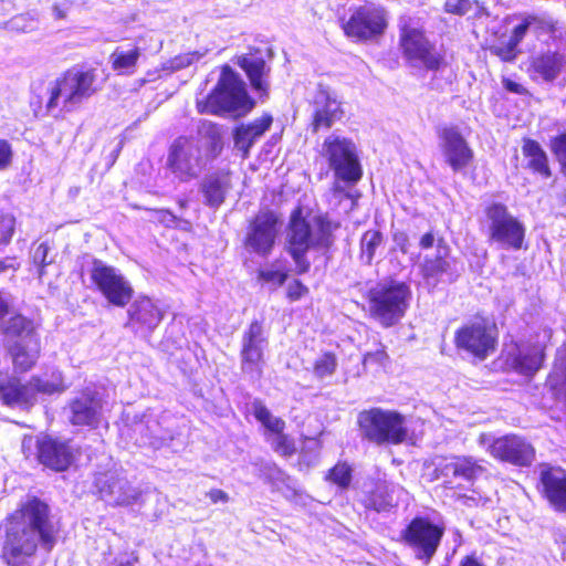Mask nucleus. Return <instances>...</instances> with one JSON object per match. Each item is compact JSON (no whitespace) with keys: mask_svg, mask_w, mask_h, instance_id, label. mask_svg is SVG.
Returning a JSON list of instances; mask_svg holds the SVG:
<instances>
[{"mask_svg":"<svg viewBox=\"0 0 566 566\" xmlns=\"http://www.w3.org/2000/svg\"><path fill=\"white\" fill-rule=\"evenodd\" d=\"M55 533L49 505L36 497L28 500L8 518L3 546L8 564L33 566L38 545L52 547Z\"/></svg>","mask_w":566,"mask_h":566,"instance_id":"1","label":"nucleus"},{"mask_svg":"<svg viewBox=\"0 0 566 566\" xmlns=\"http://www.w3.org/2000/svg\"><path fill=\"white\" fill-rule=\"evenodd\" d=\"M219 127L209 120L198 125L196 137H179L170 147L168 165L182 181L196 178L222 150Z\"/></svg>","mask_w":566,"mask_h":566,"instance_id":"2","label":"nucleus"},{"mask_svg":"<svg viewBox=\"0 0 566 566\" xmlns=\"http://www.w3.org/2000/svg\"><path fill=\"white\" fill-rule=\"evenodd\" d=\"M332 222L322 216L304 219L294 212L287 230V251L293 258L297 273L310 270L311 263L305 258L307 251L326 252L333 244Z\"/></svg>","mask_w":566,"mask_h":566,"instance_id":"3","label":"nucleus"},{"mask_svg":"<svg viewBox=\"0 0 566 566\" xmlns=\"http://www.w3.org/2000/svg\"><path fill=\"white\" fill-rule=\"evenodd\" d=\"M253 105L247 93L245 83L228 65L222 67L214 90L205 99L197 101L199 113L214 115L232 113L241 116L250 112Z\"/></svg>","mask_w":566,"mask_h":566,"instance_id":"4","label":"nucleus"},{"mask_svg":"<svg viewBox=\"0 0 566 566\" xmlns=\"http://www.w3.org/2000/svg\"><path fill=\"white\" fill-rule=\"evenodd\" d=\"M411 295L410 286L405 282H380L368 293L369 314L385 328L395 326L405 316Z\"/></svg>","mask_w":566,"mask_h":566,"instance_id":"5","label":"nucleus"},{"mask_svg":"<svg viewBox=\"0 0 566 566\" xmlns=\"http://www.w3.org/2000/svg\"><path fill=\"white\" fill-rule=\"evenodd\" d=\"M96 76L94 71L70 70L57 78L50 91L46 107L52 111L61 107L62 111L72 112L95 92Z\"/></svg>","mask_w":566,"mask_h":566,"instance_id":"6","label":"nucleus"},{"mask_svg":"<svg viewBox=\"0 0 566 566\" xmlns=\"http://www.w3.org/2000/svg\"><path fill=\"white\" fill-rule=\"evenodd\" d=\"M357 422L363 438L377 444H398L405 441V418L395 411L373 408L358 415Z\"/></svg>","mask_w":566,"mask_h":566,"instance_id":"7","label":"nucleus"},{"mask_svg":"<svg viewBox=\"0 0 566 566\" xmlns=\"http://www.w3.org/2000/svg\"><path fill=\"white\" fill-rule=\"evenodd\" d=\"M321 154L328 161L336 178L350 185L360 180L363 170L357 147L352 139L332 134L325 138Z\"/></svg>","mask_w":566,"mask_h":566,"instance_id":"8","label":"nucleus"},{"mask_svg":"<svg viewBox=\"0 0 566 566\" xmlns=\"http://www.w3.org/2000/svg\"><path fill=\"white\" fill-rule=\"evenodd\" d=\"M489 240L503 249L520 250L525 239V227L511 214L506 206L491 203L485 209Z\"/></svg>","mask_w":566,"mask_h":566,"instance_id":"9","label":"nucleus"},{"mask_svg":"<svg viewBox=\"0 0 566 566\" xmlns=\"http://www.w3.org/2000/svg\"><path fill=\"white\" fill-rule=\"evenodd\" d=\"M90 277L101 294L114 306L124 307L133 297L134 290L119 269L94 259Z\"/></svg>","mask_w":566,"mask_h":566,"instance_id":"10","label":"nucleus"},{"mask_svg":"<svg viewBox=\"0 0 566 566\" xmlns=\"http://www.w3.org/2000/svg\"><path fill=\"white\" fill-rule=\"evenodd\" d=\"M388 25L387 12L374 3H366L354 10L343 30L348 38L359 41L373 40L381 35Z\"/></svg>","mask_w":566,"mask_h":566,"instance_id":"11","label":"nucleus"},{"mask_svg":"<svg viewBox=\"0 0 566 566\" xmlns=\"http://www.w3.org/2000/svg\"><path fill=\"white\" fill-rule=\"evenodd\" d=\"M279 219L272 211H260L249 223L244 237L248 252L266 258L271 254L279 235Z\"/></svg>","mask_w":566,"mask_h":566,"instance_id":"12","label":"nucleus"},{"mask_svg":"<svg viewBox=\"0 0 566 566\" xmlns=\"http://www.w3.org/2000/svg\"><path fill=\"white\" fill-rule=\"evenodd\" d=\"M443 533V527L431 523L427 518L416 517L403 532V537L416 558L428 564L434 556Z\"/></svg>","mask_w":566,"mask_h":566,"instance_id":"13","label":"nucleus"},{"mask_svg":"<svg viewBox=\"0 0 566 566\" xmlns=\"http://www.w3.org/2000/svg\"><path fill=\"white\" fill-rule=\"evenodd\" d=\"M437 136L443 160L454 172L462 171L470 166L474 158V151L459 126H441L437 130Z\"/></svg>","mask_w":566,"mask_h":566,"instance_id":"14","label":"nucleus"},{"mask_svg":"<svg viewBox=\"0 0 566 566\" xmlns=\"http://www.w3.org/2000/svg\"><path fill=\"white\" fill-rule=\"evenodd\" d=\"M106 405L101 390L87 387L70 401V422L73 426L96 428L103 420Z\"/></svg>","mask_w":566,"mask_h":566,"instance_id":"15","label":"nucleus"},{"mask_svg":"<svg viewBox=\"0 0 566 566\" xmlns=\"http://www.w3.org/2000/svg\"><path fill=\"white\" fill-rule=\"evenodd\" d=\"M400 42L405 56L413 66L434 71L443 64V56L420 30H403Z\"/></svg>","mask_w":566,"mask_h":566,"instance_id":"16","label":"nucleus"},{"mask_svg":"<svg viewBox=\"0 0 566 566\" xmlns=\"http://www.w3.org/2000/svg\"><path fill=\"white\" fill-rule=\"evenodd\" d=\"M455 346L472 354L479 359H485L495 349V335L486 323L478 321L463 325L455 333Z\"/></svg>","mask_w":566,"mask_h":566,"instance_id":"17","label":"nucleus"},{"mask_svg":"<svg viewBox=\"0 0 566 566\" xmlns=\"http://www.w3.org/2000/svg\"><path fill=\"white\" fill-rule=\"evenodd\" d=\"M103 501L114 506H128L138 501L142 492L114 472L98 473L94 481Z\"/></svg>","mask_w":566,"mask_h":566,"instance_id":"18","label":"nucleus"},{"mask_svg":"<svg viewBox=\"0 0 566 566\" xmlns=\"http://www.w3.org/2000/svg\"><path fill=\"white\" fill-rule=\"evenodd\" d=\"M489 452L495 459L518 467H528L535 458V449L524 438L505 436L495 439L489 447Z\"/></svg>","mask_w":566,"mask_h":566,"instance_id":"19","label":"nucleus"},{"mask_svg":"<svg viewBox=\"0 0 566 566\" xmlns=\"http://www.w3.org/2000/svg\"><path fill=\"white\" fill-rule=\"evenodd\" d=\"M268 345L263 325L253 321L242 335L241 364L244 373H253L258 369L263 358V352Z\"/></svg>","mask_w":566,"mask_h":566,"instance_id":"20","label":"nucleus"},{"mask_svg":"<svg viewBox=\"0 0 566 566\" xmlns=\"http://www.w3.org/2000/svg\"><path fill=\"white\" fill-rule=\"evenodd\" d=\"M314 114L312 127L314 132L321 128L328 129L336 122L340 120L344 111L336 94L328 87H319L314 96L313 102Z\"/></svg>","mask_w":566,"mask_h":566,"instance_id":"21","label":"nucleus"},{"mask_svg":"<svg viewBox=\"0 0 566 566\" xmlns=\"http://www.w3.org/2000/svg\"><path fill=\"white\" fill-rule=\"evenodd\" d=\"M440 476L472 482L484 472L483 465L473 457H452L437 467Z\"/></svg>","mask_w":566,"mask_h":566,"instance_id":"22","label":"nucleus"},{"mask_svg":"<svg viewBox=\"0 0 566 566\" xmlns=\"http://www.w3.org/2000/svg\"><path fill=\"white\" fill-rule=\"evenodd\" d=\"M39 460L45 467L63 471L73 461V452L66 442L45 438L39 443Z\"/></svg>","mask_w":566,"mask_h":566,"instance_id":"23","label":"nucleus"},{"mask_svg":"<svg viewBox=\"0 0 566 566\" xmlns=\"http://www.w3.org/2000/svg\"><path fill=\"white\" fill-rule=\"evenodd\" d=\"M541 482L545 497L559 511L566 510V472L558 468H544Z\"/></svg>","mask_w":566,"mask_h":566,"instance_id":"24","label":"nucleus"},{"mask_svg":"<svg viewBox=\"0 0 566 566\" xmlns=\"http://www.w3.org/2000/svg\"><path fill=\"white\" fill-rule=\"evenodd\" d=\"M273 118L264 114L250 124L241 125L234 130V146L247 158L253 144L271 127Z\"/></svg>","mask_w":566,"mask_h":566,"instance_id":"25","label":"nucleus"},{"mask_svg":"<svg viewBox=\"0 0 566 566\" xmlns=\"http://www.w3.org/2000/svg\"><path fill=\"white\" fill-rule=\"evenodd\" d=\"M230 188L231 177L228 171H217L207 175L200 187L206 205L213 208L223 203Z\"/></svg>","mask_w":566,"mask_h":566,"instance_id":"26","label":"nucleus"},{"mask_svg":"<svg viewBox=\"0 0 566 566\" xmlns=\"http://www.w3.org/2000/svg\"><path fill=\"white\" fill-rule=\"evenodd\" d=\"M163 312L148 297H138L128 308L129 324L155 329L163 319Z\"/></svg>","mask_w":566,"mask_h":566,"instance_id":"27","label":"nucleus"},{"mask_svg":"<svg viewBox=\"0 0 566 566\" xmlns=\"http://www.w3.org/2000/svg\"><path fill=\"white\" fill-rule=\"evenodd\" d=\"M238 63L245 71L252 87L258 92L266 93L269 69L264 59L255 54H247L240 56Z\"/></svg>","mask_w":566,"mask_h":566,"instance_id":"28","label":"nucleus"},{"mask_svg":"<svg viewBox=\"0 0 566 566\" xmlns=\"http://www.w3.org/2000/svg\"><path fill=\"white\" fill-rule=\"evenodd\" d=\"M0 399L10 407L28 408L33 406L32 388L28 382L22 385L17 379H9L0 384Z\"/></svg>","mask_w":566,"mask_h":566,"instance_id":"29","label":"nucleus"},{"mask_svg":"<svg viewBox=\"0 0 566 566\" xmlns=\"http://www.w3.org/2000/svg\"><path fill=\"white\" fill-rule=\"evenodd\" d=\"M544 360V347L536 345H521L517 347V354L514 357L515 368L523 375L536 373Z\"/></svg>","mask_w":566,"mask_h":566,"instance_id":"30","label":"nucleus"},{"mask_svg":"<svg viewBox=\"0 0 566 566\" xmlns=\"http://www.w3.org/2000/svg\"><path fill=\"white\" fill-rule=\"evenodd\" d=\"M565 64L564 54L552 51L543 52L532 61L534 71L548 82L554 81L560 74Z\"/></svg>","mask_w":566,"mask_h":566,"instance_id":"31","label":"nucleus"},{"mask_svg":"<svg viewBox=\"0 0 566 566\" xmlns=\"http://www.w3.org/2000/svg\"><path fill=\"white\" fill-rule=\"evenodd\" d=\"M28 386L32 388V402L33 405L38 400V395H53L56 392H63L66 386L63 382L62 373L59 370H52L50 374L45 373L42 376H32L28 381Z\"/></svg>","mask_w":566,"mask_h":566,"instance_id":"32","label":"nucleus"},{"mask_svg":"<svg viewBox=\"0 0 566 566\" xmlns=\"http://www.w3.org/2000/svg\"><path fill=\"white\" fill-rule=\"evenodd\" d=\"M522 153L527 159V167L544 178L551 177L552 172L548 166V158L541 145L532 139H525Z\"/></svg>","mask_w":566,"mask_h":566,"instance_id":"33","label":"nucleus"},{"mask_svg":"<svg viewBox=\"0 0 566 566\" xmlns=\"http://www.w3.org/2000/svg\"><path fill=\"white\" fill-rule=\"evenodd\" d=\"M38 354V338H30L29 342H17L11 348L13 364L20 371L30 369L34 365Z\"/></svg>","mask_w":566,"mask_h":566,"instance_id":"34","label":"nucleus"},{"mask_svg":"<svg viewBox=\"0 0 566 566\" xmlns=\"http://www.w3.org/2000/svg\"><path fill=\"white\" fill-rule=\"evenodd\" d=\"M360 501L368 510H375L377 512L387 511L392 506L389 485L387 482L377 483L373 490L364 493Z\"/></svg>","mask_w":566,"mask_h":566,"instance_id":"35","label":"nucleus"},{"mask_svg":"<svg viewBox=\"0 0 566 566\" xmlns=\"http://www.w3.org/2000/svg\"><path fill=\"white\" fill-rule=\"evenodd\" d=\"M549 386L566 398V346L557 349L555 364L548 376Z\"/></svg>","mask_w":566,"mask_h":566,"instance_id":"36","label":"nucleus"},{"mask_svg":"<svg viewBox=\"0 0 566 566\" xmlns=\"http://www.w3.org/2000/svg\"><path fill=\"white\" fill-rule=\"evenodd\" d=\"M140 54L138 48H134L129 51L116 50L109 57L113 70L119 74H133Z\"/></svg>","mask_w":566,"mask_h":566,"instance_id":"37","label":"nucleus"},{"mask_svg":"<svg viewBox=\"0 0 566 566\" xmlns=\"http://www.w3.org/2000/svg\"><path fill=\"white\" fill-rule=\"evenodd\" d=\"M252 411L256 420L265 428V437L272 433H280V430L285 429V421L273 416L261 401H254L252 403Z\"/></svg>","mask_w":566,"mask_h":566,"instance_id":"38","label":"nucleus"},{"mask_svg":"<svg viewBox=\"0 0 566 566\" xmlns=\"http://www.w3.org/2000/svg\"><path fill=\"white\" fill-rule=\"evenodd\" d=\"M384 243V234L378 230L366 231L360 239V259L370 264L376 255V251Z\"/></svg>","mask_w":566,"mask_h":566,"instance_id":"39","label":"nucleus"},{"mask_svg":"<svg viewBox=\"0 0 566 566\" xmlns=\"http://www.w3.org/2000/svg\"><path fill=\"white\" fill-rule=\"evenodd\" d=\"M8 336L18 337V342H29L30 338H36L32 322L21 315H15L10 318L6 327Z\"/></svg>","mask_w":566,"mask_h":566,"instance_id":"40","label":"nucleus"},{"mask_svg":"<svg viewBox=\"0 0 566 566\" xmlns=\"http://www.w3.org/2000/svg\"><path fill=\"white\" fill-rule=\"evenodd\" d=\"M537 35L549 34L553 39H563L566 34L565 28L549 17H536L533 24Z\"/></svg>","mask_w":566,"mask_h":566,"instance_id":"41","label":"nucleus"},{"mask_svg":"<svg viewBox=\"0 0 566 566\" xmlns=\"http://www.w3.org/2000/svg\"><path fill=\"white\" fill-rule=\"evenodd\" d=\"M271 448L283 457H290L295 453L296 448L294 440L284 433V430H280V433H272L265 437Z\"/></svg>","mask_w":566,"mask_h":566,"instance_id":"42","label":"nucleus"},{"mask_svg":"<svg viewBox=\"0 0 566 566\" xmlns=\"http://www.w3.org/2000/svg\"><path fill=\"white\" fill-rule=\"evenodd\" d=\"M443 243L442 240H439L438 242V249H439V255H437L434 259H426L422 265V271L426 276H439L449 270V262L444 259V256L441 254V244Z\"/></svg>","mask_w":566,"mask_h":566,"instance_id":"43","label":"nucleus"},{"mask_svg":"<svg viewBox=\"0 0 566 566\" xmlns=\"http://www.w3.org/2000/svg\"><path fill=\"white\" fill-rule=\"evenodd\" d=\"M326 479L340 489H347L352 481V469L346 463H337L328 471Z\"/></svg>","mask_w":566,"mask_h":566,"instance_id":"44","label":"nucleus"},{"mask_svg":"<svg viewBox=\"0 0 566 566\" xmlns=\"http://www.w3.org/2000/svg\"><path fill=\"white\" fill-rule=\"evenodd\" d=\"M287 274L275 268L273 264L271 268L261 269L258 273V279L264 283L271 284L274 287L281 286L286 281Z\"/></svg>","mask_w":566,"mask_h":566,"instance_id":"45","label":"nucleus"},{"mask_svg":"<svg viewBox=\"0 0 566 566\" xmlns=\"http://www.w3.org/2000/svg\"><path fill=\"white\" fill-rule=\"evenodd\" d=\"M336 358L333 354L322 355L314 364V374L318 378L331 376L336 368Z\"/></svg>","mask_w":566,"mask_h":566,"instance_id":"46","label":"nucleus"},{"mask_svg":"<svg viewBox=\"0 0 566 566\" xmlns=\"http://www.w3.org/2000/svg\"><path fill=\"white\" fill-rule=\"evenodd\" d=\"M551 149L560 165V171L566 176V134L554 137L551 142Z\"/></svg>","mask_w":566,"mask_h":566,"instance_id":"47","label":"nucleus"},{"mask_svg":"<svg viewBox=\"0 0 566 566\" xmlns=\"http://www.w3.org/2000/svg\"><path fill=\"white\" fill-rule=\"evenodd\" d=\"M50 247L48 243H40L32 252V260L39 266V277L44 275V268L53 262V258L49 259Z\"/></svg>","mask_w":566,"mask_h":566,"instance_id":"48","label":"nucleus"},{"mask_svg":"<svg viewBox=\"0 0 566 566\" xmlns=\"http://www.w3.org/2000/svg\"><path fill=\"white\" fill-rule=\"evenodd\" d=\"M15 219L11 214H0V244H8L14 231Z\"/></svg>","mask_w":566,"mask_h":566,"instance_id":"49","label":"nucleus"},{"mask_svg":"<svg viewBox=\"0 0 566 566\" xmlns=\"http://www.w3.org/2000/svg\"><path fill=\"white\" fill-rule=\"evenodd\" d=\"M535 15H527L523 19V22L513 29L510 41L512 45H518L524 39L530 28H533Z\"/></svg>","mask_w":566,"mask_h":566,"instance_id":"50","label":"nucleus"},{"mask_svg":"<svg viewBox=\"0 0 566 566\" xmlns=\"http://www.w3.org/2000/svg\"><path fill=\"white\" fill-rule=\"evenodd\" d=\"M444 8L449 13L463 15L471 10L472 3L470 0H447Z\"/></svg>","mask_w":566,"mask_h":566,"instance_id":"51","label":"nucleus"},{"mask_svg":"<svg viewBox=\"0 0 566 566\" xmlns=\"http://www.w3.org/2000/svg\"><path fill=\"white\" fill-rule=\"evenodd\" d=\"M516 48L517 45H512V42L509 40L505 44L492 46L491 51L503 61H513L516 56Z\"/></svg>","mask_w":566,"mask_h":566,"instance_id":"52","label":"nucleus"},{"mask_svg":"<svg viewBox=\"0 0 566 566\" xmlns=\"http://www.w3.org/2000/svg\"><path fill=\"white\" fill-rule=\"evenodd\" d=\"M13 158L11 144L6 139H0V170L7 169Z\"/></svg>","mask_w":566,"mask_h":566,"instance_id":"53","label":"nucleus"},{"mask_svg":"<svg viewBox=\"0 0 566 566\" xmlns=\"http://www.w3.org/2000/svg\"><path fill=\"white\" fill-rule=\"evenodd\" d=\"M200 55L197 52L187 53L185 55L176 56L171 61V67L179 70L189 66L193 62L198 61Z\"/></svg>","mask_w":566,"mask_h":566,"instance_id":"54","label":"nucleus"},{"mask_svg":"<svg viewBox=\"0 0 566 566\" xmlns=\"http://www.w3.org/2000/svg\"><path fill=\"white\" fill-rule=\"evenodd\" d=\"M157 421H151V423L147 424V430H149V434L145 439H143L142 443L149 444L154 448H158L161 444V437H157Z\"/></svg>","mask_w":566,"mask_h":566,"instance_id":"55","label":"nucleus"},{"mask_svg":"<svg viewBox=\"0 0 566 566\" xmlns=\"http://www.w3.org/2000/svg\"><path fill=\"white\" fill-rule=\"evenodd\" d=\"M306 292L307 289L300 281H294L287 289V295L292 301L298 300Z\"/></svg>","mask_w":566,"mask_h":566,"instance_id":"56","label":"nucleus"},{"mask_svg":"<svg viewBox=\"0 0 566 566\" xmlns=\"http://www.w3.org/2000/svg\"><path fill=\"white\" fill-rule=\"evenodd\" d=\"M207 495L213 503H227L229 501V495L224 491L219 489L210 490Z\"/></svg>","mask_w":566,"mask_h":566,"instance_id":"57","label":"nucleus"},{"mask_svg":"<svg viewBox=\"0 0 566 566\" xmlns=\"http://www.w3.org/2000/svg\"><path fill=\"white\" fill-rule=\"evenodd\" d=\"M503 85L507 91H510L512 93L522 94L524 92V87L521 84H518L510 78H504Z\"/></svg>","mask_w":566,"mask_h":566,"instance_id":"58","label":"nucleus"},{"mask_svg":"<svg viewBox=\"0 0 566 566\" xmlns=\"http://www.w3.org/2000/svg\"><path fill=\"white\" fill-rule=\"evenodd\" d=\"M434 244V235L431 232L423 234L420 239V247L422 249L432 248Z\"/></svg>","mask_w":566,"mask_h":566,"instance_id":"59","label":"nucleus"},{"mask_svg":"<svg viewBox=\"0 0 566 566\" xmlns=\"http://www.w3.org/2000/svg\"><path fill=\"white\" fill-rule=\"evenodd\" d=\"M9 269H12L14 271L18 269V266L14 265V259L6 258L3 260H0V274L6 272Z\"/></svg>","mask_w":566,"mask_h":566,"instance_id":"60","label":"nucleus"},{"mask_svg":"<svg viewBox=\"0 0 566 566\" xmlns=\"http://www.w3.org/2000/svg\"><path fill=\"white\" fill-rule=\"evenodd\" d=\"M67 9L69 8L63 7L61 4H54L53 8H52L54 18L57 19V20L65 19L66 15H67Z\"/></svg>","mask_w":566,"mask_h":566,"instance_id":"61","label":"nucleus"},{"mask_svg":"<svg viewBox=\"0 0 566 566\" xmlns=\"http://www.w3.org/2000/svg\"><path fill=\"white\" fill-rule=\"evenodd\" d=\"M460 566H484L474 555L462 558Z\"/></svg>","mask_w":566,"mask_h":566,"instance_id":"62","label":"nucleus"},{"mask_svg":"<svg viewBox=\"0 0 566 566\" xmlns=\"http://www.w3.org/2000/svg\"><path fill=\"white\" fill-rule=\"evenodd\" d=\"M9 312V301L8 298L0 292V319H2Z\"/></svg>","mask_w":566,"mask_h":566,"instance_id":"63","label":"nucleus"},{"mask_svg":"<svg viewBox=\"0 0 566 566\" xmlns=\"http://www.w3.org/2000/svg\"><path fill=\"white\" fill-rule=\"evenodd\" d=\"M386 358H387V354L385 353V350H378L375 354L368 353L365 356V361L370 360V359H376L378 361H382Z\"/></svg>","mask_w":566,"mask_h":566,"instance_id":"64","label":"nucleus"}]
</instances>
